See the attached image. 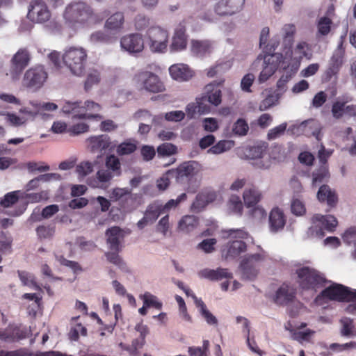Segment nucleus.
I'll return each mask as SVG.
<instances>
[{
    "label": "nucleus",
    "instance_id": "obj_10",
    "mask_svg": "<svg viewBox=\"0 0 356 356\" xmlns=\"http://www.w3.org/2000/svg\"><path fill=\"white\" fill-rule=\"evenodd\" d=\"M282 63H284V57L282 54L275 53L266 56L263 69L258 76L259 83H264L267 81Z\"/></svg>",
    "mask_w": 356,
    "mask_h": 356
},
{
    "label": "nucleus",
    "instance_id": "obj_41",
    "mask_svg": "<svg viewBox=\"0 0 356 356\" xmlns=\"http://www.w3.org/2000/svg\"><path fill=\"white\" fill-rule=\"evenodd\" d=\"M332 22L327 17H322L317 23L318 34L321 35H327L331 30Z\"/></svg>",
    "mask_w": 356,
    "mask_h": 356
},
{
    "label": "nucleus",
    "instance_id": "obj_29",
    "mask_svg": "<svg viewBox=\"0 0 356 356\" xmlns=\"http://www.w3.org/2000/svg\"><path fill=\"white\" fill-rule=\"evenodd\" d=\"M261 193L254 186L246 188L243 194L244 204L247 207L256 205L261 200Z\"/></svg>",
    "mask_w": 356,
    "mask_h": 356
},
{
    "label": "nucleus",
    "instance_id": "obj_21",
    "mask_svg": "<svg viewBox=\"0 0 356 356\" xmlns=\"http://www.w3.org/2000/svg\"><path fill=\"white\" fill-rule=\"evenodd\" d=\"M250 156L256 160L254 165L260 168H268L270 165L269 156H267L266 149L262 146H254L250 149Z\"/></svg>",
    "mask_w": 356,
    "mask_h": 356
},
{
    "label": "nucleus",
    "instance_id": "obj_64",
    "mask_svg": "<svg viewBox=\"0 0 356 356\" xmlns=\"http://www.w3.org/2000/svg\"><path fill=\"white\" fill-rule=\"evenodd\" d=\"M342 238L348 245L356 244V228L351 227L347 229L343 234Z\"/></svg>",
    "mask_w": 356,
    "mask_h": 356
},
{
    "label": "nucleus",
    "instance_id": "obj_34",
    "mask_svg": "<svg viewBox=\"0 0 356 356\" xmlns=\"http://www.w3.org/2000/svg\"><path fill=\"white\" fill-rule=\"evenodd\" d=\"M124 22V15L121 12H117L110 16L106 21L105 28L111 31H120Z\"/></svg>",
    "mask_w": 356,
    "mask_h": 356
},
{
    "label": "nucleus",
    "instance_id": "obj_36",
    "mask_svg": "<svg viewBox=\"0 0 356 356\" xmlns=\"http://www.w3.org/2000/svg\"><path fill=\"white\" fill-rule=\"evenodd\" d=\"M60 176L58 174L56 173H49L45 175H40L38 177H36L35 179H31L27 184H26V190H33L38 187L39 186V181L40 180L44 181H49L51 178L54 179H60Z\"/></svg>",
    "mask_w": 356,
    "mask_h": 356
},
{
    "label": "nucleus",
    "instance_id": "obj_17",
    "mask_svg": "<svg viewBox=\"0 0 356 356\" xmlns=\"http://www.w3.org/2000/svg\"><path fill=\"white\" fill-rule=\"evenodd\" d=\"M88 142L93 152L102 154L113 148L111 138L107 135L91 136L88 139Z\"/></svg>",
    "mask_w": 356,
    "mask_h": 356
},
{
    "label": "nucleus",
    "instance_id": "obj_26",
    "mask_svg": "<svg viewBox=\"0 0 356 356\" xmlns=\"http://www.w3.org/2000/svg\"><path fill=\"white\" fill-rule=\"evenodd\" d=\"M205 92L202 95L212 105L218 106L222 102V91L218 85L210 83L205 86Z\"/></svg>",
    "mask_w": 356,
    "mask_h": 356
},
{
    "label": "nucleus",
    "instance_id": "obj_45",
    "mask_svg": "<svg viewBox=\"0 0 356 356\" xmlns=\"http://www.w3.org/2000/svg\"><path fill=\"white\" fill-rule=\"evenodd\" d=\"M36 233L40 239L50 238L55 233V227L50 225H40L36 228Z\"/></svg>",
    "mask_w": 356,
    "mask_h": 356
},
{
    "label": "nucleus",
    "instance_id": "obj_40",
    "mask_svg": "<svg viewBox=\"0 0 356 356\" xmlns=\"http://www.w3.org/2000/svg\"><path fill=\"white\" fill-rule=\"evenodd\" d=\"M168 33L157 26V52H163L167 49Z\"/></svg>",
    "mask_w": 356,
    "mask_h": 356
},
{
    "label": "nucleus",
    "instance_id": "obj_47",
    "mask_svg": "<svg viewBox=\"0 0 356 356\" xmlns=\"http://www.w3.org/2000/svg\"><path fill=\"white\" fill-rule=\"evenodd\" d=\"M100 81V74L97 70H91L87 75L85 81V90H88L93 85L97 84Z\"/></svg>",
    "mask_w": 356,
    "mask_h": 356
},
{
    "label": "nucleus",
    "instance_id": "obj_38",
    "mask_svg": "<svg viewBox=\"0 0 356 356\" xmlns=\"http://www.w3.org/2000/svg\"><path fill=\"white\" fill-rule=\"evenodd\" d=\"M231 67V63L229 61L219 62L216 65L210 67L207 71V76L209 77H213L218 74H222Z\"/></svg>",
    "mask_w": 356,
    "mask_h": 356
},
{
    "label": "nucleus",
    "instance_id": "obj_59",
    "mask_svg": "<svg viewBox=\"0 0 356 356\" xmlns=\"http://www.w3.org/2000/svg\"><path fill=\"white\" fill-rule=\"evenodd\" d=\"M196 103L198 105L197 112L199 114L209 113L211 111L210 103L206 100V97L202 95L200 97L196 98Z\"/></svg>",
    "mask_w": 356,
    "mask_h": 356
},
{
    "label": "nucleus",
    "instance_id": "obj_37",
    "mask_svg": "<svg viewBox=\"0 0 356 356\" xmlns=\"http://www.w3.org/2000/svg\"><path fill=\"white\" fill-rule=\"evenodd\" d=\"M227 206L229 209L233 213L240 216L242 214L243 206L238 195H231L227 202Z\"/></svg>",
    "mask_w": 356,
    "mask_h": 356
},
{
    "label": "nucleus",
    "instance_id": "obj_16",
    "mask_svg": "<svg viewBox=\"0 0 356 356\" xmlns=\"http://www.w3.org/2000/svg\"><path fill=\"white\" fill-rule=\"evenodd\" d=\"M122 48L130 53L141 51L144 48V42L140 34L132 33L121 38Z\"/></svg>",
    "mask_w": 356,
    "mask_h": 356
},
{
    "label": "nucleus",
    "instance_id": "obj_20",
    "mask_svg": "<svg viewBox=\"0 0 356 356\" xmlns=\"http://www.w3.org/2000/svg\"><path fill=\"white\" fill-rule=\"evenodd\" d=\"M172 78L179 81H186L194 76V72L186 64L178 63L172 65L169 68Z\"/></svg>",
    "mask_w": 356,
    "mask_h": 356
},
{
    "label": "nucleus",
    "instance_id": "obj_63",
    "mask_svg": "<svg viewBox=\"0 0 356 356\" xmlns=\"http://www.w3.org/2000/svg\"><path fill=\"white\" fill-rule=\"evenodd\" d=\"M342 327L341 330V334L342 336H350L353 334V329L354 327L353 321L349 318H344L341 320Z\"/></svg>",
    "mask_w": 356,
    "mask_h": 356
},
{
    "label": "nucleus",
    "instance_id": "obj_22",
    "mask_svg": "<svg viewBox=\"0 0 356 356\" xmlns=\"http://www.w3.org/2000/svg\"><path fill=\"white\" fill-rule=\"evenodd\" d=\"M201 278H205L211 281H218L223 278H232V273L227 268H218L216 270L204 268L198 273Z\"/></svg>",
    "mask_w": 356,
    "mask_h": 356
},
{
    "label": "nucleus",
    "instance_id": "obj_52",
    "mask_svg": "<svg viewBox=\"0 0 356 356\" xmlns=\"http://www.w3.org/2000/svg\"><path fill=\"white\" fill-rule=\"evenodd\" d=\"M157 231L163 234L164 236H169L171 235V230L170 229L168 215L163 217L157 224Z\"/></svg>",
    "mask_w": 356,
    "mask_h": 356
},
{
    "label": "nucleus",
    "instance_id": "obj_48",
    "mask_svg": "<svg viewBox=\"0 0 356 356\" xmlns=\"http://www.w3.org/2000/svg\"><path fill=\"white\" fill-rule=\"evenodd\" d=\"M17 192H10L5 195L4 197L0 200V207L3 208H8L13 206L18 201Z\"/></svg>",
    "mask_w": 356,
    "mask_h": 356
},
{
    "label": "nucleus",
    "instance_id": "obj_56",
    "mask_svg": "<svg viewBox=\"0 0 356 356\" xmlns=\"http://www.w3.org/2000/svg\"><path fill=\"white\" fill-rule=\"evenodd\" d=\"M217 241L216 238H208L203 240L197 245L199 249L202 250L206 253H211L215 250V245Z\"/></svg>",
    "mask_w": 356,
    "mask_h": 356
},
{
    "label": "nucleus",
    "instance_id": "obj_30",
    "mask_svg": "<svg viewBox=\"0 0 356 356\" xmlns=\"http://www.w3.org/2000/svg\"><path fill=\"white\" fill-rule=\"evenodd\" d=\"M84 108L86 111L90 113L74 115V118H77L79 119H95L96 120H99L103 118L102 115L98 113H93L99 112L101 110V106L99 104L93 101H86L85 102Z\"/></svg>",
    "mask_w": 356,
    "mask_h": 356
},
{
    "label": "nucleus",
    "instance_id": "obj_54",
    "mask_svg": "<svg viewBox=\"0 0 356 356\" xmlns=\"http://www.w3.org/2000/svg\"><path fill=\"white\" fill-rule=\"evenodd\" d=\"M345 102L340 101L333 103L331 111L334 118L340 119L345 114Z\"/></svg>",
    "mask_w": 356,
    "mask_h": 356
},
{
    "label": "nucleus",
    "instance_id": "obj_62",
    "mask_svg": "<svg viewBox=\"0 0 356 356\" xmlns=\"http://www.w3.org/2000/svg\"><path fill=\"white\" fill-rule=\"evenodd\" d=\"M286 123H282L279 126L271 129L268 133V139L274 140L283 134L286 129Z\"/></svg>",
    "mask_w": 356,
    "mask_h": 356
},
{
    "label": "nucleus",
    "instance_id": "obj_7",
    "mask_svg": "<svg viewBox=\"0 0 356 356\" xmlns=\"http://www.w3.org/2000/svg\"><path fill=\"white\" fill-rule=\"evenodd\" d=\"M48 76L44 67L42 65H37L29 69L24 74L22 80L23 86L33 89L40 88Z\"/></svg>",
    "mask_w": 356,
    "mask_h": 356
},
{
    "label": "nucleus",
    "instance_id": "obj_51",
    "mask_svg": "<svg viewBox=\"0 0 356 356\" xmlns=\"http://www.w3.org/2000/svg\"><path fill=\"white\" fill-rule=\"evenodd\" d=\"M26 198L31 203H37L47 200L49 198V193L46 191H42L38 193H27Z\"/></svg>",
    "mask_w": 356,
    "mask_h": 356
},
{
    "label": "nucleus",
    "instance_id": "obj_6",
    "mask_svg": "<svg viewBox=\"0 0 356 356\" xmlns=\"http://www.w3.org/2000/svg\"><path fill=\"white\" fill-rule=\"evenodd\" d=\"M312 222L315 225L310 227L312 234H315L318 238H323L325 236L324 229L329 232H333L338 225L337 218L332 215L315 214Z\"/></svg>",
    "mask_w": 356,
    "mask_h": 356
},
{
    "label": "nucleus",
    "instance_id": "obj_42",
    "mask_svg": "<svg viewBox=\"0 0 356 356\" xmlns=\"http://www.w3.org/2000/svg\"><path fill=\"white\" fill-rule=\"evenodd\" d=\"M233 146V142L230 140H220L215 145L212 146L209 152L212 154H221L227 150H229Z\"/></svg>",
    "mask_w": 356,
    "mask_h": 356
},
{
    "label": "nucleus",
    "instance_id": "obj_4",
    "mask_svg": "<svg viewBox=\"0 0 356 356\" xmlns=\"http://www.w3.org/2000/svg\"><path fill=\"white\" fill-rule=\"evenodd\" d=\"M196 165L195 161L184 162L175 170H170L166 172V175L157 179V188L164 191L170 184L169 176L175 177L177 181H183L185 179H189L195 174Z\"/></svg>",
    "mask_w": 356,
    "mask_h": 356
},
{
    "label": "nucleus",
    "instance_id": "obj_39",
    "mask_svg": "<svg viewBox=\"0 0 356 356\" xmlns=\"http://www.w3.org/2000/svg\"><path fill=\"white\" fill-rule=\"evenodd\" d=\"M197 306L200 308V312L207 323L209 325H217L218 320L207 308L206 305L201 300L196 301Z\"/></svg>",
    "mask_w": 356,
    "mask_h": 356
},
{
    "label": "nucleus",
    "instance_id": "obj_35",
    "mask_svg": "<svg viewBox=\"0 0 356 356\" xmlns=\"http://www.w3.org/2000/svg\"><path fill=\"white\" fill-rule=\"evenodd\" d=\"M187 195L183 193L176 200H170L164 206L157 205V218L161 214H164L172 208H176L179 203L186 200Z\"/></svg>",
    "mask_w": 356,
    "mask_h": 356
},
{
    "label": "nucleus",
    "instance_id": "obj_23",
    "mask_svg": "<svg viewBox=\"0 0 356 356\" xmlns=\"http://www.w3.org/2000/svg\"><path fill=\"white\" fill-rule=\"evenodd\" d=\"M317 198L321 202H326L330 208L335 207L338 202V197L334 191L328 185H322L317 193Z\"/></svg>",
    "mask_w": 356,
    "mask_h": 356
},
{
    "label": "nucleus",
    "instance_id": "obj_50",
    "mask_svg": "<svg viewBox=\"0 0 356 356\" xmlns=\"http://www.w3.org/2000/svg\"><path fill=\"white\" fill-rule=\"evenodd\" d=\"M129 191L130 190L127 188H115L112 191L110 198L113 202H119V205H120Z\"/></svg>",
    "mask_w": 356,
    "mask_h": 356
},
{
    "label": "nucleus",
    "instance_id": "obj_32",
    "mask_svg": "<svg viewBox=\"0 0 356 356\" xmlns=\"http://www.w3.org/2000/svg\"><path fill=\"white\" fill-rule=\"evenodd\" d=\"M140 195L138 194H133L130 191L123 199L122 202L120 203V207L124 210V211L131 212L136 209L140 204Z\"/></svg>",
    "mask_w": 356,
    "mask_h": 356
},
{
    "label": "nucleus",
    "instance_id": "obj_44",
    "mask_svg": "<svg viewBox=\"0 0 356 356\" xmlns=\"http://www.w3.org/2000/svg\"><path fill=\"white\" fill-rule=\"evenodd\" d=\"M232 131L236 135L245 136L249 131V126L244 119L240 118L234 124Z\"/></svg>",
    "mask_w": 356,
    "mask_h": 356
},
{
    "label": "nucleus",
    "instance_id": "obj_60",
    "mask_svg": "<svg viewBox=\"0 0 356 356\" xmlns=\"http://www.w3.org/2000/svg\"><path fill=\"white\" fill-rule=\"evenodd\" d=\"M296 31V29L294 24H285L282 28L283 36L285 41L291 43L293 41V36Z\"/></svg>",
    "mask_w": 356,
    "mask_h": 356
},
{
    "label": "nucleus",
    "instance_id": "obj_12",
    "mask_svg": "<svg viewBox=\"0 0 356 356\" xmlns=\"http://www.w3.org/2000/svg\"><path fill=\"white\" fill-rule=\"evenodd\" d=\"M177 147L172 143H163L157 147V167H167L175 161L171 156L177 153Z\"/></svg>",
    "mask_w": 356,
    "mask_h": 356
},
{
    "label": "nucleus",
    "instance_id": "obj_46",
    "mask_svg": "<svg viewBox=\"0 0 356 356\" xmlns=\"http://www.w3.org/2000/svg\"><path fill=\"white\" fill-rule=\"evenodd\" d=\"M137 148L136 144L134 142L127 141L120 144L117 147V153L120 155H127L133 153Z\"/></svg>",
    "mask_w": 356,
    "mask_h": 356
},
{
    "label": "nucleus",
    "instance_id": "obj_28",
    "mask_svg": "<svg viewBox=\"0 0 356 356\" xmlns=\"http://www.w3.org/2000/svg\"><path fill=\"white\" fill-rule=\"evenodd\" d=\"M136 329L140 333V335L133 340L131 346L127 349L132 356H136L138 355V350L143 348L145 342V336L148 332L147 327L142 324L137 325Z\"/></svg>",
    "mask_w": 356,
    "mask_h": 356
},
{
    "label": "nucleus",
    "instance_id": "obj_31",
    "mask_svg": "<svg viewBox=\"0 0 356 356\" xmlns=\"http://www.w3.org/2000/svg\"><path fill=\"white\" fill-rule=\"evenodd\" d=\"M121 229L118 227H113L106 230L107 243L112 251L120 252L121 250L120 236Z\"/></svg>",
    "mask_w": 356,
    "mask_h": 356
},
{
    "label": "nucleus",
    "instance_id": "obj_27",
    "mask_svg": "<svg viewBox=\"0 0 356 356\" xmlns=\"http://www.w3.org/2000/svg\"><path fill=\"white\" fill-rule=\"evenodd\" d=\"M285 223L286 220L283 211L278 208L272 209L269 215L270 230L275 232L282 229Z\"/></svg>",
    "mask_w": 356,
    "mask_h": 356
},
{
    "label": "nucleus",
    "instance_id": "obj_18",
    "mask_svg": "<svg viewBox=\"0 0 356 356\" xmlns=\"http://www.w3.org/2000/svg\"><path fill=\"white\" fill-rule=\"evenodd\" d=\"M185 22H180L175 29L170 48L172 51H181L186 48L187 35Z\"/></svg>",
    "mask_w": 356,
    "mask_h": 356
},
{
    "label": "nucleus",
    "instance_id": "obj_19",
    "mask_svg": "<svg viewBox=\"0 0 356 356\" xmlns=\"http://www.w3.org/2000/svg\"><path fill=\"white\" fill-rule=\"evenodd\" d=\"M136 82L150 92H156V75L148 71H142L134 76Z\"/></svg>",
    "mask_w": 356,
    "mask_h": 356
},
{
    "label": "nucleus",
    "instance_id": "obj_49",
    "mask_svg": "<svg viewBox=\"0 0 356 356\" xmlns=\"http://www.w3.org/2000/svg\"><path fill=\"white\" fill-rule=\"evenodd\" d=\"M292 333V338L299 342L308 341L309 337L314 333V331L307 329L305 331H295L293 329L289 330Z\"/></svg>",
    "mask_w": 356,
    "mask_h": 356
},
{
    "label": "nucleus",
    "instance_id": "obj_13",
    "mask_svg": "<svg viewBox=\"0 0 356 356\" xmlns=\"http://www.w3.org/2000/svg\"><path fill=\"white\" fill-rule=\"evenodd\" d=\"M245 0H220L215 6V12L220 16L233 15L240 12Z\"/></svg>",
    "mask_w": 356,
    "mask_h": 356
},
{
    "label": "nucleus",
    "instance_id": "obj_2",
    "mask_svg": "<svg viewBox=\"0 0 356 356\" xmlns=\"http://www.w3.org/2000/svg\"><path fill=\"white\" fill-rule=\"evenodd\" d=\"M299 286L303 290H313L324 287L327 282L324 275L315 268L303 266L296 270Z\"/></svg>",
    "mask_w": 356,
    "mask_h": 356
},
{
    "label": "nucleus",
    "instance_id": "obj_24",
    "mask_svg": "<svg viewBox=\"0 0 356 356\" xmlns=\"http://www.w3.org/2000/svg\"><path fill=\"white\" fill-rule=\"evenodd\" d=\"M191 50L196 56L203 57L212 52L213 42L209 40H192L191 42Z\"/></svg>",
    "mask_w": 356,
    "mask_h": 356
},
{
    "label": "nucleus",
    "instance_id": "obj_33",
    "mask_svg": "<svg viewBox=\"0 0 356 356\" xmlns=\"http://www.w3.org/2000/svg\"><path fill=\"white\" fill-rule=\"evenodd\" d=\"M199 225V219L193 215L184 216L179 222L178 229L185 233L193 231Z\"/></svg>",
    "mask_w": 356,
    "mask_h": 356
},
{
    "label": "nucleus",
    "instance_id": "obj_61",
    "mask_svg": "<svg viewBox=\"0 0 356 356\" xmlns=\"http://www.w3.org/2000/svg\"><path fill=\"white\" fill-rule=\"evenodd\" d=\"M254 81V76L252 73L245 74L241 82V87L243 91L250 92H251V86Z\"/></svg>",
    "mask_w": 356,
    "mask_h": 356
},
{
    "label": "nucleus",
    "instance_id": "obj_11",
    "mask_svg": "<svg viewBox=\"0 0 356 356\" xmlns=\"http://www.w3.org/2000/svg\"><path fill=\"white\" fill-rule=\"evenodd\" d=\"M31 56L26 49H19L10 60V74L13 80L19 78L22 72L28 66Z\"/></svg>",
    "mask_w": 356,
    "mask_h": 356
},
{
    "label": "nucleus",
    "instance_id": "obj_5",
    "mask_svg": "<svg viewBox=\"0 0 356 356\" xmlns=\"http://www.w3.org/2000/svg\"><path fill=\"white\" fill-rule=\"evenodd\" d=\"M86 58V51L83 48L75 47L66 51L63 56L64 63L76 76L83 74Z\"/></svg>",
    "mask_w": 356,
    "mask_h": 356
},
{
    "label": "nucleus",
    "instance_id": "obj_9",
    "mask_svg": "<svg viewBox=\"0 0 356 356\" xmlns=\"http://www.w3.org/2000/svg\"><path fill=\"white\" fill-rule=\"evenodd\" d=\"M27 17L33 22L42 24L51 19V13L44 0H32L29 6Z\"/></svg>",
    "mask_w": 356,
    "mask_h": 356
},
{
    "label": "nucleus",
    "instance_id": "obj_1",
    "mask_svg": "<svg viewBox=\"0 0 356 356\" xmlns=\"http://www.w3.org/2000/svg\"><path fill=\"white\" fill-rule=\"evenodd\" d=\"M63 16L65 24L73 29L98 22L97 16L93 9L82 1L69 3L65 7Z\"/></svg>",
    "mask_w": 356,
    "mask_h": 356
},
{
    "label": "nucleus",
    "instance_id": "obj_3",
    "mask_svg": "<svg viewBox=\"0 0 356 356\" xmlns=\"http://www.w3.org/2000/svg\"><path fill=\"white\" fill-rule=\"evenodd\" d=\"M339 302H351L356 300V291H352L340 284H333L323 289L315 298L316 304L321 305L323 300Z\"/></svg>",
    "mask_w": 356,
    "mask_h": 356
},
{
    "label": "nucleus",
    "instance_id": "obj_8",
    "mask_svg": "<svg viewBox=\"0 0 356 356\" xmlns=\"http://www.w3.org/2000/svg\"><path fill=\"white\" fill-rule=\"evenodd\" d=\"M264 256L259 253L248 255L243 258L240 264L242 277L245 280H254L259 271V264L264 260Z\"/></svg>",
    "mask_w": 356,
    "mask_h": 356
},
{
    "label": "nucleus",
    "instance_id": "obj_58",
    "mask_svg": "<svg viewBox=\"0 0 356 356\" xmlns=\"http://www.w3.org/2000/svg\"><path fill=\"white\" fill-rule=\"evenodd\" d=\"M89 126L83 122L77 123L76 124L72 125L67 129V132L70 133L71 136H76L81 134L86 133L88 131Z\"/></svg>",
    "mask_w": 356,
    "mask_h": 356
},
{
    "label": "nucleus",
    "instance_id": "obj_53",
    "mask_svg": "<svg viewBox=\"0 0 356 356\" xmlns=\"http://www.w3.org/2000/svg\"><path fill=\"white\" fill-rule=\"evenodd\" d=\"M291 210L296 216H302L306 212V208L304 203L298 198L293 199L291 204Z\"/></svg>",
    "mask_w": 356,
    "mask_h": 356
},
{
    "label": "nucleus",
    "instance_id": "obj_14",
    "mask_svg": "<svg viewBox=\"0 0 356 356\" xmlns=\"http://www.w3.org/2000/svg\"><path fill=\"white\" fill-rule=\"evenodd\" d=\"M296 297V289L287 283H283L276 291L273 301L278 305H286L293 302Z\"/></svg>",
    "mask_w": 356,
    "mask_h": 356
},
{
    "label": "nucleus",
    "instance_id": "obj_43",
    "mask_svg": "<svg viewBox=\"0 0 356 356\" xmlns=\"http://www.w3.org/2000/svg\"><path fill=\"white\" fill-rule=\"evenodd\" d=\"M156 221V211L150 209L147 210L143 218L137 223L140 229L144 228L147 225H152Z\"/></svg>",
    "mask_w": 356,
    "mask_h": 356
},
{
    "label": "nucleus",
    "instance_id": "obj_55",
    "mask_svg": "<svg viewBox=\"0 0 356 356\" xmlns=\"http://www.w3.org/2000/svg\"><path fill=\"white\" fill-rule=\"evenodd\" d=\"M93 166L89 161H83L76 165V171L81 177H85L92 172Z\"/></svg>",
    "mask_w": 356,
    "mask_h": 356
},
{
    "label": "nucleus",
    "instance_id": "obj_15",
    "mask_svg": "<svg viewBox=\"0 0 356 356\" xmlns=\"http://www.w3.org/2000/svg\"><path fill=\"white\" fill-rule=\"evenodd\" d=\"M345 50L343 48V42L339 44L337 49L333 52L329 62V66L325 72L326 76L330 79L337 74L343 63Z\"/></svg>",
    "mask_w": 356,
    "mask_h": 356
},
{
    "label": "nucleus",
    "instance_id": "obj_25",
    "mask_svg": "<svg viewBox=\"0 0 356 356\" xmlns=\"http://www.w3.org/2000/svg\"><path fill=\"white\" fill-rule=\"evenodd\" d=\"M246 243L243 241H233L229 243L226 248L222 250V255L226 259L235 258L246 250Z\"/></svg>",
    "mask_w": 356,
    "mask_h": 356
},
{
    "label": "nucleus",
    "instance_id": "obj_57",
    "mask_svg": "<svg viewBox=\"0 0 356 356\" xmlns=\"http://www.w3.org/2000/svg\"><path fill=\"white\" fill-rule=\"evenodd\" d=\"M118 253L119 252L115 251L107 252L105 253V256L110 263L118 266L119 268H123L124 263Z\"/></svg>",
    "mask_w": 356,
    "mask_h": 356
}]
</instances>
